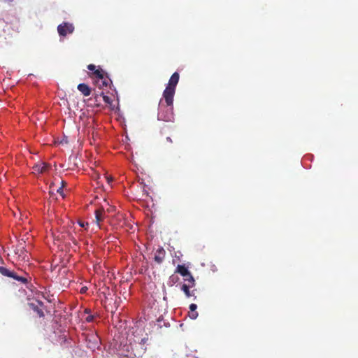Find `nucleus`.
<instances>
[{
	"mask_svg": "<svg viewBox=\"0 0 358 358\" xmlns=\"http://www.w3.org/2000/svg\"><path fill=\"white\" fill-rule=\"evenodd\" d=\"M0 273L3 276L11 278L22 284H25L26 288L29 291L37 290V287L31 282V277L27 273L21 272V273H18L6 267L0 266Z\"/></svg>",
	"mask_w": 358,
	"mask_h": 358,
	"instance_id": "obj_1",
	"label": "nucleus"
},
{
	"mask_svg": "<svg viewBox=\"0 0 358 358\" xmlns=\"http://www.w3.org/2000/svg\"><path fill=\"white\" fill-rule=\"evenodd\" d=\"M179 78L180 76L178 72L173 73L171 76L169 80V83L163 92V98L169 104H171V103L173 101L176 87L178 83Z\"/></svg>",
	"mask_w": 358,
	"mask_h": 358,
	"instance_id": "obj_2",
	"label": "nucleus"
},
{
	"mask_svg": "<svg viewBox=\"0 0 358 358\" xmlns=\"http://www.w3.org/2000/svg\"><path fill=\"white\" fill-rule=\"evenodd\" d=\"M173 101L169 104L165 101L161 100L159 103L157 117L159 120L171 122L173 120Z\"/></svg>",
	"mask_w": 358,
	"mask_h": 358,
	"instance_id": "obj_3",
	"label": "nucleus"
},
{
	"mask_svg": "<svg viewBox=\"0 0 358 358\" xmlns=\"http://www.w3.org/2000/svg\"><path fill=\"white\" fill-rule=\"evenodd\" d=\"M176 272L184 277V283L181 287L182 291H189L194 287V279L185 265H178Z\"/></svg>",
	"mask_w": 358,
	"mask_h": 358,
	"instance_id": "obj_4",
	"label": "nucleus"
},
{
	"mask_svg": "<svg viewBox=\"0 0 358 358\" xmlns=\"http://www.w3.org/2000/svg\"><path fill=\"white\" fill-rule=\"evenodd\" d=\"M93 75L96 78V84L99 88L107 87L112 83L111 80L105 75L104 71L101 69L96 70Z\"/></svg>",
	"mask_w": 358,
	"mask_h": 358,
	"instance_id": "obj_5",
	"label": "nucleus"
},
{
	"mask_svg": "<svg viewBox=\"0 0 358 358\" xmlns=\"http://www.w3.org/2000/svg\"><path fill=\"white\" fill-rule=\"evenodd\" d=\"M73 31L74 27L69 22H63L57 27V31L61 36H66L69 34H72Z\"/></svg>",
	"mask_w": 358,
	"mask_h": 358,
	"instance_id": "obj_6",
	"label": "nucleus"
},
{
	"mask_svg": "<svg viewBox=\"0 0 358 358\" xmlns=\"http://www.w3.org/2000/svg\"><path fill=\"white\" fill-rule=\"evenodd\" d=\"M50 166L45 162H38L33 166L34 173H43L47 172Z\"/></svg>",
	"mask_w": 358,
	"mask_h": 358,
	"instance_id": "obj_7",
	"label": "nucleus"
},
{
	"mask_svg": "<svg viewBox=\"0 0 358 358\" xmlns=\"http://www.w3.org/2000/svg\"><path fill=\"white\" fill-rule=\"evenodd\" d=\"M15 254L18 255L19 257H21L22 260L29 259L28 255H27V252L24 249L22 243H20L19 245H17L16 250H15Z\"/></svg>",
	"mask_w": 358,
	"mask_h": 358,
	"instance_id": "obj_8",
	"label": "nucleus"
},
{
	"mask_svg": "<svg viewBox=\"0 0 358 358\" xmlns=\"http://www.w3.org/2000/svg\"><path fill=\"white\" fill-rule=\"evenodd\" d=\"M165 254H166V252H165L164 249L162 247L159 248L157 250L155 255V257H154L155 261L156 262H157L158 264H161L165 257Z\"/></svg>",
	"mask_w": 358,
	"mask_h": 358,
	"instance_id": "obj_9",
	"label": "nucleus"
},
{
	"mask_svg": "<svg viewBox=\"0 0 358 358\" xmlns=\"http://www.w3.org/2000/svg\"><path fill=\"white\" fill-rule=\"evenodd\" d=\"M78 90L85 96H90L92 92L90 87L85 83L79 84Z\"/></svg>",
	"mask_w": 358,
	"mask_h": 358,
	"instance_id": "obj_10",
	"label": "nucleus"
},
{
	"mask_svg": "<svg viewBox=\"0 0 358 358\" xmlns=\"http://www.w3.org/2000/svg\"><path fill=\"white\" fill-rule=\"evenodd\" d=\"M104 214V210L103 208H98L95 210V218L96 222L98 225H99L100 222L103 220Z\"/></svg>",
	"mask_w": 358,
	"mask_h": 358,
	"instance_id": "obj_11",
	"label": "nucleus"
},
{
	"mask_svg": "<svg viewBox=\"0 0 358 358\" xmlns=\"http://www.w3.org/2000/svg\"><path fill=\"white\" fill-rule=\"evenodd\" d=\"M29 305L30 307H31L35 311L37 312V313L39 315L40 317L43 315V313L41 310H40L38 307V305L35 303V302H30L29 303Z\"/></svg>",
	"mask_w": 358,
	"mask_h": 358,
	"instance_id": "obj_12",
	"label": "nucleus"
},
{
	"mask_svg": "<svg viewBox=\"0 0 358 358\" xmlns=\"http://www.w3.org/2000/svg\"><path fill=\"white\" fill-rule=\"evenodd\" d=\"M100 96L103 97V99L105 103H106L108 104H111L112 103L113 101H112L111 98L109 97L108 96L105 95L103 92L101 94Z\"/></svg>",
	"mask_w": 358,
	"mask_h": 358,
	"instance_id": "obj_13",
	"label": "nucleus"
},
{
	"mask_svg": "<svg viewBox=\"0 0 358 358\" xmlns=\"http://www.w3.org/2000/svg\"><path fill=\"white\" fill-rule=\"evenodd\" d=\"M62 186L59 187V188H57L56 191L57 193L60 194L63 198H64L65 196L63 193L62 188H63L64 185H65V182L62 180Z\"/></svg>",
	"mask_w": 358,
	"mask_h": 358,
	"instance_id": "obj_14",
	"label": "nucleus"
},
{
	"mask_svg": "<svg viewBox=\"0 0 358 358\" xmlns=\"http://www.w3.org/2000/svg\"><path fill=\"white\" fill-rule=\"evenodd\" d=\"M198 315H198V313H197V312H196V311L190 312V313H189V317L191 319H192V320H195V319H196V318H197V317H198Z\"/></svg>",
	"mask_w": 358,
	"mask_h": 358,
	"instance_id": "obj_15",
	"label": "nucleus"
},
{
	"mask_svg": "<svg viewBox=\"0 0 358 358\" xmlns=\"http://www.w3.org/2000/svg\"><path fill=\"white\" fill-rule=\"evenodd\" d=\"M196 308H197V306L196 304H194V303L190 304L189 309H190L191 312L196 311Z\"/></svg>",
	"mask_w": 358,
	"mask_h": 358,
	"instance_id": "obj_16",
	"label": "nucleus"
},
{
	"mask_svg": "<svg viewBox=\"0 0 358 358\" xmlns=\"http://www.w3.org/2000/svg\"><path fill=\"white\" fill-rule=\"evenodd\" d=\"M87 69L90 70V71H92L93 73L96 70V66L94 65V64H89L87 66Z\"/></svg>",
	"mask_w": 358,
	"mask_h": 358,
	"instance_id": "obj_17",
	"label": "nucleus"
},
{
	"mask_svg": "<svg viewBox=\"0 0 358 358\" xmlns=\"http://www.w3.org/2000/svg\"><path fill=\"white\" fill-rule=\"evenodd\" d=\"M79 225L81 227H83V228H85L87 226H88V223L87 222H82V221H80L78 222Z\"/></svg>",
	"mask_w": 358,
	"mask_h": 358,
	"instance_id": "obj_18",
	"label": "nucleus"
},
{
	"mask_svg": "<svg viewBox=\"0 0 358 358\" xmlns=\"http://www.w3.org/2000/svg\"><path fill=\"white\" fill-rule=\"evenodd\" d=\"M93 318H94V316L93 315H88L87 317H86V321L88 322H90L93 320Z\"/></svg>",
	"mask_w": 358,
	"mask_h": 358,
	"instance_id": "obj_19",
	"label": "nucleus"
},
{
	"mask_svg": "<svg viewBox=\"0 0 358 358\" xmlns=\"http://www.w3.org/2000/svg\"><path fill=\"white\" fill-rule=\"evenodd\" d=\"M106 179L108 184L113 181V178L110 176H106Z\"/></svg>",
	"mask_w": 358,
	"mask_h": 358,
	"instance_id": "obj_20",
	"label": "nucleus"
},
{
	"mask_svg": "<svg viewBox=\"0 0 358 358\" xmlns=\"http://www.w3.org/2000/svg\"><path fill=\"white\" fill-rule=\"evenodd\" d=\"M192 293L193 292H185L187 297H190V296H193Z\"/></svg>",
	"mask_w": 358,
	"mask_h": 358,
	"instance_id": "obj_21",
	"label": "nucleus"
},
{
	"mask_svg": "<svg viewBox=\"0 0 358 358\" xmlns=\"http://www.w3.org/2000/svg\"><path fill=\"white\" fill-rule=\"evenodd\" d=\"M111 295V292H108L107 294H105V298L106 300H108L109 299V296H110Z\"/></svg>",
	"mask_w": 358,
	"mask_h": 358,
	"instance_id": "obj_22",
	"label": "nucleus"
},
{
	"mask_svg": "<svg viewBox=\"0 0 358 358\" xmlns=\"http://www.w3.org/2000/svg\"><path fill=\"white\" fill-rule=\"evenodd\" d=\"M87 288L86 287H82L80 291H87Z\"/></svg>",
	"mask_w": 358,
	"mask_h": 358,
	"instance_id": "obj_23",
	"label": "nucleus"
},
{
	"mask_svg": "<svg viewBox=\"0 0 358 358\" xmlns=\"http://www.w3.org/2000/svg\"><path fill=\"white\" fill-rule=\"evenodd\" d=\"M166 140L169 142V143H172V140L171 139L170 137H167L166 138Z\"/></svg>",
	"mask_w": 358,
	"mask_h": 358,
	"instance_id": "obj_24",
	"label": "nucleus"
},
{
	"mask_svg": "<svg viewBox=\"0 0 358 358\" xmlns=\"http://www.w3.org/2000/svg\"><path fill=\"white\" fill-rule=\"evenodd\" d=\"M35 302L37 303V304H41V302L39 301V300H36Z\"/></svg>",
	"mask_w": 358,
	"mask_h": 358,
	"instance_id": "obj_25",
	"label": "nucleus"
},
{
	"mask_svg": "<svg viewBox=\"0 0 358 358\" xmlns=\"http://www.w3.org/2000/svg\"><path fill=\"white\" fill-rule=\"evenodd\" d=\"M53 191H55V189H52V190H50V194H53Z\"/></svg>",
	"mask_w": 358,
	"mask_h": 358,
	"instance_id": "obj_26",
	"label": "nucleus"
},
{
	"mask_svg": "<svg viewBox=\"0 0 358 358\" xmlns=\"http://www.w3.org/2000/svg\"><path fill=\"white\" fill-rule=\"evenodd\" d=\"M53 191H55V189H52V190H50V194H53Z\"/></svg>",
	"mask_w": 358,
	"mask_h": 358,
	"instance_id": "obj_27",
	"label": "nucleus"
},
{
	"mask_svg": "<svg viewBox=\"0 0 358 358\" xmlns=\"http://www.w3.org/2000/svg\"><path fill=\"white\" fill-rule=\"evenodd\" d=\"M98 97H99V96L97 94L94 96V99H95L96 101H97V98Z\"/></svg>",
	"mask_w": 358,
	"mask_h": 358,
	"instance_id": "obj_28",
	"label": "nucleus"
},
{
	"mask_svg": "<svg viewBox=\"0 0 358 358\" xmlns=\"http://www.w3.org/2000/svg\"><path fill=\"white\" fill-rule=\"evenodd\" d=\"M143 343H145V338H143L141 341Z\"/></svg>",
	"mask_w": 358,
	"mask_h": 358,
	"instance_id": "obj_29",
	"label": "nucleus"
}]
</instances>
